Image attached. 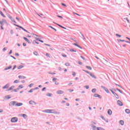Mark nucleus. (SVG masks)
Masks as SVG:
<instances>
[{
  "mask_svg": "<svg viewBox=\"0 0 130 130\" xmlns=\"http://www.w3.org/2000/svg\"><path fill=\"white\" fill-rule=\"evenodd\" d=\"M0 25L1 30H4V26H8L9 25V23L6 19H3L1 21H0Z\"/></svg>",
  "mask_w": 130,
  "mask_h": 130,
  "instance_id": "nucleus-1",
  "label": "nucleus"
},
{
  "mask_svg": "<svg viewBox=\"0 0 130 130\" xmlns=\"http://www.w3.org/2000/svg\"><path fill=\"white\" fill-rule=\"evenodd\" d=\"M44 112L45 113H55L54 110H45Z\"/></svg>",
  "mask_w": 130,
  "mask_h": 130,
  "instance_id": "nucleus-2",
  "label": "nucleus"
},
{
  "mask_svg": "<svg viewBox=\"0 0 130 130\" xmlns=\"http://www.w3.org/2000/svg\"><path fill=\"white\" fill-rule=\"evenodd\" d=\"M11 122H17L18 121V118L17 117H13L11 120Z\"/></svg>",
  "mask_w": 130,
  "mask_h": 130,
  "instance_id": "nucleus-3",
  "label": "nucleus"
},
{
  "mask_svg": "<svg viewBox=\"0 0 130 130\" xmlns=\"http://www.w3.org/2000/svg\"><path fill=\"white\" fill-rule=\"evenodd\" d=\"M15 26H16V27H18L19 28H20L21 29L23 30V31H25V32H27V33H29V32H28V31H27V30H26L25 28H23V27H22V26H19L17 24H15Z\"/></svg>",
  "mask_w": 130,
  "mask_h": 130,
  "instance_id": "nucleus-4",
  "label": "nucleus"
},
{
  "mask_svg": "<svg viewBox=\"0 0 130 130\" xmlns=\"http://www.w3.org/2000/svg\"><path fill=\"white\" fill-rule=\"evenodd\" d=\"M111 91L112 92V94H113V95L115 96L117 99H119V96H118V95H117V94H116V93L114 92V91H112V90H111Z\"/></svg>",
  "mask_w": 130,
  "mask_h": 130,
  "instance_id": "nucleus-5",
  "label": "nucleus"
},
{
  "mask_svg": "<svg viewBox=\"0 0 130 130\" xmlns=\"http://www.w3.org/2000/svg\"><path fill=\"white\" fill-rule=\"evenodd\" d=\"M11 105L13 106H17V102L15 101H12L11 103Z\"/></svg>",
  "mask_w": 130,
  "mask_h": 130,
  "instance_id": "nucleus-6",
  "label": "nucleus"
},
{
  "mask_svg": "<svg viewBox=\"0 0 130 130\" xmlns=\"http://www.w3.org/2000/svg\"><path fill=\"white\" fill-rule=\"evenodd\" d=\"M117 103L119 106H122V102L121 101L118 100L117 101Z\"/></svg>",
  "mask_w": 130,
  "mask_h": 130,
  "instance_id": "nucleus-7",
  "label": "nucleus"
},
{
  "mask_svg": "<svg viewBox=\"0 0 130 130\" xmlns=\"http://www.w3.org/2000/svg\"><path fill=\"white\" fill-rule=\"evenodd\" d=\"M9 19H10V20H11V21H12V22H14V23H17L16 21H15V19H14L12 16H9Z\"/></svg>",
  "mask_w": 130,
  "mask_h": 130,
  "instance_id": "nucleus-8",
  "label": "nucleus"
},
{
  "mask_svg": "<svg viewBox=\"0 0 130 130\" xmlns=\"http://www.w3.org/2000/svg\"><path fill=\"white\" fill-rule=\"evenodd\" d=\"M23 39L25 41H26V42H28V43H31V42L30 41V40H29L27 38L23 37Z\"/></svg>",
  "mask_w": 130,
  "mask_h": 130,
  "instance_id": "nucleus-9",
  "label": "nucleus"
},
{
  "mask_svg": "<svg viewBox=\"0 0 130 130\" xmlns=\"http://www.w3.org/2000/svg\"><path fill=\"white\" fill-rule=\"evenodd\" d=\"M23 105V103H16V106L18 107L19 106H22Z\"/></svg>",
  "mask_w": 130,
  "mask_h": 130,
  "instance_id": "nucleus-10",
  "label": "nucleus"
},
{
  "mask_svg": "<svg viewBox=\"0 0 130 130\" xmlns=\"http://www.w3.org/2000/svg\"><path fill=\"white\" fill-rule=\"evenodd\" d=\"M57 94H63V91H62V90H58L57 91Z\"/></svg>",
  "mask_w": 130,
  "mask_h": 130,
  "instance_id": "nucleus-11",
  "label": "nucleus"
},
{
  "mask_svg": "<svg viewBox=\"0 0 130 130\" xmlns=\"http://www.w3.org/2000/svg\"><path fill=\"white\" fill-rule=\"evenodd\" d=\"M108 113L109 115H111V114H112V111H111L110 109H109L108 111Z\"/></svg>",
  "mask_w": 130,
  "mask_h": 130,
  "instance_id": "nucleus-12",
  "label": "nucleus"
},
{
  "mask_svg": "<svg viewBox=\"0 0 130 130\" xmlns=\"http://www.w3.org/2000/svg\"><path fill=\"white\" fill-rule=\"evenodd\" d=\"M103 88L104 89V90H105V91H106V92H107V93H109V90H108V89L106 88V87H103Z\"/></svg>",
  "mask_w": 130,
  "mask_h": 130,
  "instance_id": "nucleus-13",
  "label": "nucleus"
},
{
  "mask_svg": "<svg viewBox=\"0 0 130 130\" xmlns=\"http://www.w3.org/2000/svg\"><path fill=\"white\" fill-rule=\"evenodd\" d=\"M89 75L91 77H92V78H93V79H96V76H95V75H94V74H93L92 73H90Z\"/></svg>",
  "mask_w": 130,
  "mask_h": 130,
  "instance_id": "nucleus-14",
  "label": "nucleus"
},
{
  "mask_svg": "<svg viewBox=\"0 0 130 130\" xmlns=\"http://www.w3.org/2000/svg\"><path fill=\"white\" fill-rule=\"evenodd\" d=\"M29 104H31L32 105H34L35 104H36L33 101H29Z\"/></svg>",
  "mask_w": 130,
  "mask_h": 130,
  "instance_id": "nucleus-15",
  "label": "nucleus"
},
{
  "mask_svg": "<svg viewBox=\"0 0 130 130\" xmlns=\"http://www.w3.org/2000/svg\"><path fill=\"white\" fill-rule=\"evenodd\" d=\"M73 45H75V46H77V47H78L79 48H80V49H82V47L79 46V45L76 43L73 44Z\"/></svg>",
  "mask_w": 130,
  "mask_h": 130,
  "instance_id": "nucleus-16",
  "label": "nucleus"
},
{
  "mask_svg": "<svg viewBox=\"0 0 130 130\" xmlns=\"http://www.w3.org/2000/svg\"><path fill=\"white\" fill-rule=\"evenodd\" d=\"M19 79H26V77L23 76H18Z\"/></svg>",
  "mask_w": 130,
  "mask_h": 130,
  "instance_id": "nucleus-17",
  "label": "nucleus"
},
{
  "mask_svg": "<svg viewBox=\"0 0 130 130\" xmlns=\"http://www.w3.org/2000/svg\"><path fill=\"white\" fill-rule=\"evenodd\" d=\"M125 111L126 113H127V114H129V113H130V110L129 109H127L125 110Z\"/></svg>",
  "mask_w": 130,
  "mask_h": 130,
  "instance_id": "nucleus-18",
  "label": "nucleus"
},
{
  "mask_svg": "<svg viewBox=\"0 0 130 130\" xmlns=\"http://www.w3.org/2000/svg\"><path fill=\"white\" fill-rule=\"evenodd\" d=\"M15 88L14 85H12L10 88L8 89V91H11V90H13Z\"/></svg>",
  "mask_w": 130,
  "mask_h": 130,
  "instance_id": "nucleus-19",
  "label": "nucleus"
},
{
  "mask_svg": "<svg viewBox=\"0 0 130 130\" xmlns=\"http://www.w3.org/2000/svg\"><path fill=\"white\" fill-rule=\"evenodd\" d=\"M21 116H22L24 118H26L27 117V115L25 114H21Z\"/></svg>",
  "mask_w": 130,
  "mask_h": 130,
  "instance_id": "nucleus-20",
  "label": "nucleus"
},
{
  "mask_svg": "<svg viewBox=\"0 0 130 130\" xmlns=\"http://www.w3.org/2000/svg\"><path fill=\"white\" fill-rule=\"evenodd\" d=\"M119 122L121 125H123V124H124V122L123 120H120Z\"/></svg>",
  "mask_w": 130,
  "mask_h": 130,
  "instance_id": "nucleus-21",
  "label": "nucleus"
},
{
  "mask_svg": "<svg viewBox=\"0 0 130 130\" xmlns=\"http://www.w3.org/2000/svg\"><path fill=\"white\" fill-rule=\"evenodd\" d=\"M9 88V85L6 84L4 87H3V89H8Z\"/></svg>",
  "mask_w": 130,
  "mask_h": 130,
  "instance_id": "nucleus-22",
  "label": "nucleus"
},
{
  "mask_svg": "<svg viewBox=\"0 0 130 130\" xmlns=\"http://www.w3.org/2000/svg\"><path fill=\"white\" fill-rule=\"evenodd\" d=\"M23 68H24V66L21 65V66H19L18 67V70H21V69H23Z\"/></svg>",
  "mask_w": 130,
  "mask_h": 130,
  "instance_id": "nucleus-23",
  "label": "nucleus"
},
{
  "mask_svg": "<svg viewBox=\"0 0 130 130\" xmlns=\"http://www.w3.org/2000/svg\"><path fill=\"white\" fill-rule=\"evenodd\" d=\"M0 14L1 15V16H2V17H4V18H6V16L5 15V14H4V13H3V12H1Z\"/></svg>",
  "mask_w": 130,
  "mask_h": 130,
  "instance_id": "nucleus-24",
  "label": "nucleus"
},
{
  "mask_svg": "<svg viewBox=\"0 0 130 130\" xmlns=\"http://www.w3.org/2000/svg\"><path fill=\"white\" fill-rule=\"evenodd\" d=\"M96 91H97V89H96V88H93L92 90V93H95Z\"/></svg>",
  "mask_w": 130,
  "mask_h": 130,
  "instance_id": "nucleus-25",
  "label": "nucleus"
},
{
  "mask_svg": "<svg viewBox=\"0 0 130 130\" xmlns=\"http://www.w3.org/2000/svg\"><path fill=\"white\" fill-rule=\"evenodd\" d=\"M92 128L93 130H98V127H96L95 126H92Z\"/></svg>",
  "mask_w": 130,
  "mask_h": 130,
  "instance_id": "nucleus-26",
  "label": "nucleus"
},
{
  "mask_svg": "<svg viewBox=\"0 0 130 130\" xmlns=\"http://www.w3.org/2000/svg\"><path fill=\"white\" fill-rule=\"evenodd\" d=\"M86 69H88V70H90L91 71V70H92V68L90 66H86Z\"/></svg>",
  "mask_w": 130,
  "mask_h": 130,
  "instance_id": "nucleus-27",
  "label": "nucleus"
},
{
  "mask_svg": "<svg viewBox=\"0 0 130 130\" xmlns=\"http://www.w3.org/2000/svg\"><path fill=\"white\" fill-rule=\"evenodd\" d=\"M94 97H100V95L97 94V93H95L94 94Z\"/></svg>",
  "mask_w": 130,
  "mask_h": 130,
  "instance_id": "nucleus-28",
  "label": "nucleus"
},
{
  "mask_svg": "<svg viewBox=\"0 0 130 130\" xmlns=\"http://www.w3.org/2000/svg\"><path fill=\"white\" fill-rule=\"evenodd\" d=\"M49 28H51V29H52L53 30H54V31H56V29L53 28V27L51 26H49Z\"/></svg>",
  "mask_w": 130,
  "mask_h": 130,
  "instance_id": "nucleus-29",
  "label": "nucleus"
},
{
  "mask_svg": "<svg viewBox=\"0 0 130 130\" xmlns=\"http://www.w3.org/2000/svg\"><path fill=\"white\" fill-rule=\"evenodd\" d=\"M98 130H105V129L101 127H98Z\"/></svg>",
  "mask_w": 130,
  "mask_h": 130,
  "instance_id": "nucleus-30",
  "label": "nucleus"
},
{
  "mask_svg": "<svg viewBox=\"0 0 130 130\" xmlns=\"http://www.w3.org/2000/svg\"><path fill=\"white\" fill-rule=\"evenodd\" d=\"M12 68V66H9L8 68H7L5 69V71H7V70H10V69Z\"/></svg>",
  "mask_w": 130,
  "mask_h": 130,
  "instance_id": "nucleus-31",
  "label": "nucleus"
},
{
  "mask_svg": "<svg viewBox=\"0 0 130 130\" xmlns=\"http://www.w3.org/2000/svg\"><path fill=\"white\" fill-rule=\"evenodd\" d=\"M18 88H19V89H23V88H24V86L22 85H20L18 86Z\"/></svg>",
  "mask_w": 130,
  "mask_h": 130,
  "instance_id": "nucleus-32",
  "label": "nucleus"
},
{
  "mask_svg": "<svg viewBox=\"0 0 130 130\" xmlns=\"http://www.w3.org/2000/svg\"><path fill=\"white\" fill-rule=\"evenodd\" d=\"M34 54H35V55H38V52H37V51H34Z\"/></svg>",
  "mask_w": 130,
  "mask_h": 130,
  "instance_id": "nucleus-33",
  "label": "nucleus"
},
{
  "mask_svg": "<svg viewBox=\"0 0 130 130\" xmlns=\"http://www.w3.org/2000/svg\"><path fill=\"white\" fill-rule=\"evenodd\" d=\"M13 91L14 92H18V91H19V88L14 89Z\"/></svg>",
  "mask_w": 130,
  "mask_h": 130,
  "instance_id": "nucleus-34",
  "label": "nucleus"
},
{
  "mask_svg": "<svg viewBox=\"0 0 130 130\" xmlns=\"http://www.w3.org/2000/svg\"><path fill=\"white\" fill-rule=\"evenodd\" d=\"M72 75L73 76V77H75L76 76V72H72Z\"/></svg>",
  "mask_w": 130,
  "mask_h": 130,
  "instance_id": "nucleus-35",
  "label": "nucleus"
},
{
  "mask_svg": "<svg viewBox=\"0 0 130 130\" xmlns=\"http://www.w3.org/2000/svg\"><path fill=\"white\" fill-rule=\"evenodd\" d=\"M34 91V89H30L29 91H28V93H32Z\"/></svg>",
  "mask_w": 130,
  "mask_h": 130,
  "instance_id": "nucleus-36",
  "label": "nucleus"
},
{
  "mask_svg": "<svg viewBox=\"0 0 130 130\" xmlns=\"http://www.w3.org/2000/svg\"><path fill=\"white\" fill-rule=\"evenodd\" d=\"M116 90H117V91H118V92L121 93V94H122V91H121V90H120V89L117 88Z\"/></svg>",
  "mask_w": 130,
  "mask_h": 130,
  "instance_id": "nucleus-37",
  "label": "nucleus"
},
{
  "mask_svg": "<svg viewBox=\"0 0 130 130\" xmlns=\"http://www.w3.org/2000/svg\"><path fill=\"white\" fill-rule=\"evenodd\" d=\"M65 65L66 66V67H70V64L69 62H66L65 63Z\"/></svg>",
  "mask_w": 130,
  "mask_h": 130,
  "instance_id": "nucleus-38",
  "label": "nucleus"
},
{
  "mask_svg": "<svg viewBox=\"0 0 130 130\" xmlns=\"http://www.w3.org/2000/svg\"><path fill=\"white\" fill-rule=\"evenodd\" d=\"M52 94L51 93H47V96H48L49 97H51V96L52 95Z\"/></svg>",
  "mask_w": 130,
  "mask_h": 130,
  "instance_id": "nucleus-39",
  "label": "nucleus"
},
{
  "mask_svg": "<svg viewBox=\"0 0 130 130\" xmlns=\"http://www.w3.org/2000/svg\"><path fill=\"white\" fill-rule=\"evenodd\" d=\"M14 83L17 84V83H19V81L18 80H16L14 81Z\"/></svg>",
  "mask_w": 130,
  "mask_h": 130,
  "instance_id": "nucleus-40",
  "label": "nucleus"
},
{
  "mask_svg": "<svg viewBox=\"0 0 130 130\" xmlns=\"http://www.w3.org/2000/svg\"><path fill=\"white\" fill-rule=\"evenodd\" d=\"M59 27H60L61 28H62L63 29H67V28H66V27H63V26H61V25H59Z\"/></svg>",
  "mask_w": 130,
  "mask_h": 130,
  "instance_id": "nucleus-41",
  "label": "nucleus"
},
{
  "mask_svg": "<svg viewBox=\"0 0 130 130\" xmlns=\"http://www.w3.org/2000/svg\"><path fill=\"white\" fill-rule=\"evenodd\" d=\"M70 51H71V52H76V51H75L74 49H70Z\"/></svg>",
  "mask_w": 130,
  "mask_h": 130,
  "instance_id": "nucleus-42",
  "label": "nucleus"
},
{
  "mask_svg": "<svg viewBox=\"0 0 130 130\" xmlns=\"http://www.w3.org/2000/svg\"><path fill=\"white\" fill-rule=\"evenodd\" d=\"M62 56H63V57H67V55H66L64 54H62Z\"/></svg>",
  "mask_w": 130,
  "mask_h": 130,
  "instance_id": "nucleus-43",
  "label": "nucleus"
},
{
  "mask_svg": "<svg viewBox=\"0 0 130 130\" xmlns=\"http://www.w3.org/2000/svg\"><path fill=\"white\" fill-rule=\"evenodd\" d=\"M56 80H57V78H54L53 79V81L54 82H56Z\"/></svg>",
  "mask_w": 130,
  "mask_h": 130,
  "instance_id": "nucleus-44",
  "label": "nucleus"
},
{
  "mask_svg": "<svg viewBox=\"0 0 130 130\" xmlns=\"http://www.w3.org/2000/svg\"><path fill=\"white\" fill-rule=\"evenodd\" d=\"M83 72H85V73H86V74H90V73H89V72H88V71H86V70H83Z\"/></svg>",
  "mask_w": 130,
  "mask_h": 130,
  "instance_id": "nucleus-45",
  "label": "nucleus"
},
{
  "mask_svg": "<svg viewBox=\"0 0 130 130\" xmlns=\"http://www.w3.org/2000/svg\"><path fill=\"white\" fill-rule=\"evenodd\" d=\"M73 15H77V16H80V15L78 14L77 13H76L75 12H73Z\"/></svg>",
  "mask_w": 130,
  "mask_h": 130,
  "instance_id": "nucleus-46",
  "label": "nucleus"
},
{
  "mask_svg": "<svg viewBox=\"0 0 130 130\" xmlns=\"http://www.w3.org/2000/svg\"><path fill=\"white\" fill-rule=\"evenodd\" d=\"M46 56H47L48 57H50V56H49V54H48V53H46Z\"/></svg>",
  "mask_w": 130,
  "mask_h": 130,
  "instance_id": "nucleus-47",
  "label": "nucleus"
},
{
  "mask_svg": "<svg viewBox=\"0 0 130 130\" xmlns=\"http://www.w3.org/2000/svg\"><path fill=\"white\" fill-rule=\"evenodd\" d=\"M78 63H79V64H83V63H82V62H81V61H79Z\"/></svg>",
  "mask_w": 130,
  "mask_h": 130,
  "instance_id": "nucleus-48",
  "label": "nucleus"
},
{
  "mask_svg": "<svg viewBox=\"0 0 130 130\" xmlns=\"http://www.w3.org/2000/svg\"><path fill=\"white\" fill-rule=\"evenodd\" d=\"M62 6H63V7H67V5L63 3H61Z\"/></svg>",
  "mask_w": 130,
  "mask_h": 130,
  "instance_id": "nucleus-49",
  "label": "nucleus"
},
{
  "mask_svg": "<svg viewBox=\"0 0 130 130\" xmlns=\"http://www.w3.org/2000/svg\"><path fill=\"white\" fill-rule=\"evenodd\" d=\"M50 75H55V73H49Z\"/></svg>",
  "mask_w": 130,
  "mask_h": 130,
  "instance_id": "nucleus-50",
  "label": "nucleus"
},
{
  "mask_svg": "<svg viewBox=\"0 0 130 130\" xmlns=\"http://www.w3.org/2000/svg\"><path fill=\"white\" fill-rule=\"evenodd\" d=\"M33 84H32V83H31L29 85V87H30V88H31V87H32V86H33Z\"/></svg>",
  "mask_w": 130,
  "mask_h": 130,
  "instance_id": "nucleus-51",
  "label": "nucleus"
},
{
  "mask_svg": "<svg viewBox=\"0 0 130 130\" xmlns=\"http://www.w3.org/2000/svg\"><path fill=\"white\" fill-rule=\"evenodd\" d=\"M85 88H86V89H89V86H85Z\"/></svg>",
  "mask_w": 130,
  "mask_h": 130,
  "instance_id": "nucleus-52",
  "label": "nucleus"
},
{
  "mask_svg": "<svg viewBox=\"0 0 130 130\" xmlns=\"http://www.w3.org/2000/svg\"><path fill=\"white\" fill-rule=\"evenodd\" d=\"M80 57H81V58H82V59H83V60H85V59H86V58H85L84 57H83L82 56H81Z\"/></svg>",
  "mask_w": 130,
  "mask_h": 130,
  "instance_id": "nucleus-53",
  "label": "nucleus"
},
{
  "mask_svg": "<svg viewBox=\"0 0 130 130\" xmlns=\"http://www.w3.org/2000/svg\"><path fill=\"white\" fill-rule=\"evenodd\" d=\"M11 53H13V51L12 50H10L9 54H11Z\"/></svg>",
  "mask_w": 130,
  "mask_h": 130,
  "instance_id": "nucleus-54",
  "label": "nucleus"
},
{
  "mask_svg": "<svg viewBox=\"0 0 130 130\" xmlns=\"http://www.w3.org/2000/svg\"><path fill=\"white\" fill-rule=\"evenodd\" d=\"M57 17H58V18H60L61 19H62V17L59 15H57Z\"/></svg>",
  "mask_w": 130,
  "mask_h": 130,
  "instance_id": "nucleus-55",
  "label": "nucleus"
},
{
  "mask_svg": "<svg viewBox=\"0 0 130 130\" xmlns=\"http://www.w3.org/2000/svg\"><path fill=\"white\" fill-rule=\"evenodd\" d=\"M7 99H11V97L7 96H6Z\"/></svg>",
  "mask_w": 130,
  "mask_h": 130,
  "instance_id": "nucleus-56",
  "label": "nucleus"
},
{
  "mask_svg": "<svg viewBox=\"0 0 130 130\" xmlns=\"http://www.w3.org/2000/svg\"><path fill=\"white\" fill-rule=\"evenodd\" d=\"M69 92H74V89H70Z\"/></svg>",
  "mask_w": 130,
  "mask_h": 130,
  "instance_id": "nucleus-57",
  "label": "nucleus"
},
{
  "mask_svg": "<svg viewBox=\"0 0 130 130\" xmlns=\"http://www.w3.org/2000/svg\"><path fill=\"white\" fill-rule=\"evenodd\" d=\"M55 85H58V82L57 81H55Z\"/></svg>",
  "mask_w": 130,
  "mask_h": 130,
  "instance_id": "nucleus-58",
  "label": "nucleus"
},
{
  "mask_svg": "<svg viewBox=\"0 0 130 130\" xmlns=\"http://www.w3.org/2000/svg\"><path fill=\"white\" fill-rule=\"evenodd\" d=\"M2 112H4V110L2 109H0V113Z\"/></svg>",
  "mask_w": 130,
  "mask_h": 130,
  "instance_id": "nucleus-59",
  "label": "nucleus"
},
{
  "mask_svg": "<svg viewBox=\"0 0 130 130\" xmlns=\"http://www.w3.org/2000/svg\"><path fill=\"white\" fill-rule=\"evenodd\" d=\"M116 36H118V37H121V36H120L118 34H116Z\"/></svg>",
  "mask_w": 130,
  "mask_h": 130,
  "instance_id": "nucleus-60",
  "label": "nucleus"
},
{
  "mask_svg": "<svg viewBox=\"0 0 130 130\" xmlns=\"http://www.w3.org/2000/svg\"><path fill=\"white\" fill-rule=\"evenodd\" d=\"M16 56H19V54L18 53H15Z\"/></svg>",
  "mask_w": 130,
  "mask_h": 130,
  "instance_id": "nucleus-61",
  "label": "nucleus"
},
{
  "mask_svg": "<svg viewBox=\"0 0 130 130\" xmlns=\"http://www.w3.org/2000/svg\"><path fill=\"white\" fill-rule=\"evenodd\" d=\"M16 20H17L18 21H20V19H19V18L18 17H16Z\"/></svg>",
  "mask_w": 130,
  "mask_h": 130,
  "instance_id": "nucleus-62",
  "label": "nucleus"
},
{
  "mask_svg": "<svg viewBox=\"0 0 130 130\" xmlns=\"http://www.w3.org/2000/svg\"><path fill=\"white\" fill-rule=\"evenodd\" d=\"M23 46H26V43H23Z\"/></svg>",
  "mask_w": 130,
  "mask_h": 130,
  "instance_id": "nucleus-63",
  "label": "nucleus"
},
{
  "mask_svg": "<svg viewBox=\"0 0 130 130\" xmlns=\"http://www.w3.org/2000/svg\"><path fill=\"white\" fill-rule=\"evenodd\" d=\"M45 89H46V87H44V88L42 89V91H44V90H45Z\"/></svg>",
  "mask_w": 130,
  "mask_h": 130,
  "instance_id": "nucleus-64",
  "label": "nucleus"
}]
</instances>
